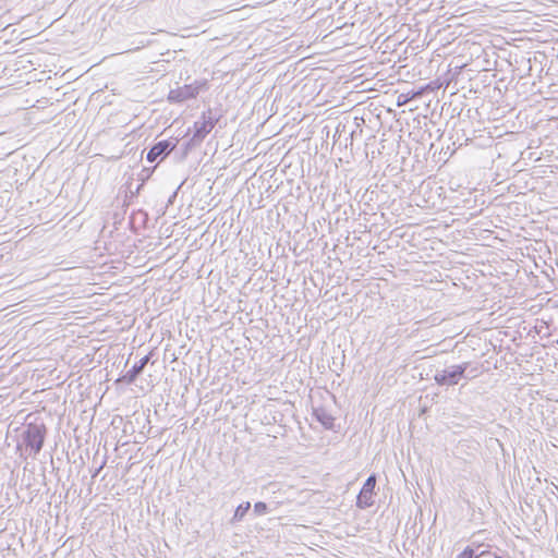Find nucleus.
<instances>
[{
    "label": "nucleus",
    "mask_w": 558,
    "mask_h": 558,
    "mask_svg": "<svg viewBox=\"0 0 558 558\" xmlns=\"http://www.w3.org/2000/svg\"><path fill=\"white\" fill-rule=\"evenodd\" d=\"M477 376V368H471L470 362L453 364L441 369L437 368L434 380L438 386H456L462 379H471Z\"/></svg>",
    "instance_id": "nucleus-1"
},
{
    "label": "nucleus",
    "mask_w": 558,
    "mask_h": 558,
    "mask_svg": "<svg viewBox=\"0 0 558 558\" xmlns=\"http://www.w3.org/2000/svg\"><path fill=\"white\" fill-rule=\"evenodd\" d=\"M46 436L47 427L45 424L29 423L21 434L22 440L17 444L16 448L23 450L22 447H24V450L27 451L29 456L36 458L44 447Z\"/></svg>",
    "instance_id": "nucleus-2"
},
{
    "label": "nucleus",
    "mask_w": 558,
    "mask_h": 558,
    "mask_svg": "<svg viewBox=\"0 0 558 558\" xmlns=\"http://www.w3.org/2000/svg\"><path fill=\"white\" fill-rule=\"evenodd\" d=\"M207 88V81H194L191 84H185L181 87L170 89L168 100L173 104H181L197 97L199 92Z\"/></svg>",
    "instance_id": "nucleus-3"
},
{
    "label": "nucleus",
    "mask_w": 558,
    "mask_h": 558,
    "mask_svg": "<svg viewBox=\"0 0 558 558\" xmlns=\"http://www.w3.org/2000/svg\"><path fill=\"white\" fill-rule=\"evenodd\" d=\"M218 118L213 114L211 109L203 112L198 120L194 122L193 135H192V144H202L205 137L211 132L215 128Z\"/></svg>",
    "instance_id": "nucleus-4"
},
{
    "label": "nucleus",
    "mask_w": 558,
    "mask_h": 558,
    "mask_svg": "<svg viewBox=\"0 0 558 558\" xmlns=\"http://www.w3.org/2000/svg\"><path fill=\"white\" fill-rule=\"evenodd\" d=\"M377 484L376 474H371L364 482L360 493L356 496V507L359 509H367L374 505V495Z\"/></svg>",
    "instance_id": "nucleus-5"
},
{
    "label": "nucleus",
    "mask_w": 558,
    "mask_h": 558,
    "mask_svg": "<svg viewBox=\"0 0 558 558\" xmlns=\"http://www.w3.org/2000/svg\"><path fill=\"white\" fill-rule=\"evenodd\" d=\"M178 141L172 140H161L155 143L146 155V160L150 163L157 162L159 163L163 160L175 148Z\"/></svg>",
    "instance_id": "nucleus-6"
},
{
    "label": "nucleus",
    "mask_w": 558,
    "mask_h": 558,
    "mask_svg": "<svg viewBox=\"0 0 558 558\" xmlns=\"http://www.w3.org/2000/svg\"><path fill=\"white\" fill-rule=\"evenodd\" d=\"M151 352L143 356L138 362H136L123 376L122 380L131 385L136 381L140 375L143 373L145 366L150 362Z\"/></svg>",
    "instance_id": "nucleus-7"
},
{
    "label": "nucleus",
    "mask_w": 558,
    "mask_h": 558,
    "mask_svg": "<svg viewBox=\"0 0 558 558\" xmlns=\"http://www.w3.org/2000/svg\"><path fill=\"white\" fill-rule=\"evenodd\" d=\"M313 416L326 429H333L335 417L326 408H324V407L313 408Z\"/></svg>",
    "instance_id": "nucleus-8"
},
{
    "label": "nucleus",
    "mask_w": 558,
    "mask_h": 558,
    "mask_svg": "<svg viewBox=\"0 0 558 558\" xmlns=\"http://www.w3.org/2000/svg\"><path fill=\"white\" fill-rule=\"evenodd\" d=\"M251 508V502L250 501H246V502H242L236 508H235V511L233 513V517H232V522H240L243 520V518L246 515V513L248 512Z\"/></svg>",
    "instance_id": "nucleus-9"
},
{
    "label": "nucleus",
    "mask_w": 558,
    "mask_h": 558,
    "mask_svg": "<svg viewBox=\"0 0 558 558\" xmlns=\"http://www.w3.org/2000/svg\"><path fill=\"white\" fill-rule=\"evenodd\" d=\"M485 555H492L489 550H483L480 555H475L474 549H472L470 546H466L457 558H478L483 557Z\"/></svg>",
    "instance_id": "nucleus-10"
},
{
    "label": "nucleus",
    "mask_w": 558,
    "mask_h": 558,
    "mask_svg": "<svg viewBox=\"0 0 558 558\" xmlns=\"http://www.w3.org/2000/svg\"><path fill=\"white\" fill-rule=\"evenodd\" d=\"M269 508L266 502L264 501H257L254 505V512L257 515H264L268 512Z\"/></svg>",
    "instance_id": "nucleus-11"
},
{
    "label": "nucleus",
    "mask_w": 558,
    "mask_h": 558,
    "mask_svg": "<svg viewBox=\"0 0 558 558\" xmlns=\"http://www.w3.org/2000/svg\"><path fill=\"white\" fill-rule=\"evenodd\" d=\"M198 145H199V144H192V137H191L189 141H186V142L183 144V146H184V151H183V153H184V155H186L191 148H193V147H195V146H198Z\"/></svg>",
    "instance_id": "nucleus-12"
},
{
    "label": "nucleus",
    "mask_w": 558,
    "mask_h": 558,
    "mask_svg": "<svg viewBox=\"0 0 558 558\" xmlns=\"http://www.w3.org/2000/svg\"><path fill=\"white\" fill-rule=\"evenodd\" d=\"M102 468H104V464H101L99 468H97L95 470L94 474H93V477H96L99 474V472L101 471Z\"/></svg>",
    "instance_id": "nucleus-13"
},
{
    "label": "nucleus",
    "mask_w": 558,
    "mask_h": 558,
    "mask_svg": "<svg viewBox=\"0 0 558 558\" xmlns=\"http://www.w3.org/2000/svg\"><path fill=\"white\" fill-rule=\"evenodd\" d=\"M402 96H403V95L399 96V98H398V105H399V106H401L402 104H404V102L407 101V99H404V100H403V99H401V97H402Z\"/></svg>",
    "instance_id": "nucleus-14"
},
{
    "label": "nucleus",
    "mask_w": 558,
    "mask_h": 558,
    "mask_svg": "<svg viewBox=\"0 0 558 558\" xmlns=\"http://www.w3.org/2000/svg\"><path fill=\"white\" fill-rule=\"evenodd\" d=\"M402 96H403V95L399 96V98H398V105H399V106H401L402 104H404V102L407 101V99H404V100H403V99H401V97H402Z\"/></svg>",
    "instance_id": "nucleus-15"
},
{
    "label": "nucleus",
    "mask_w": 558,
    "mask_h": 558,
    "mask_svg": "<svg viewBox=\"0 0 558 558\" xmlns=\"http://www.w3.org/2000/svg\"><path fill=\"white\" fill-rule=\"evenodd\" d=\"M177 193L174 192L173 195L170 197L169 199V203H171L173 201V198L175 197Z\"/></svg>",
    "instance_id": "nucleus-16"
},
{
    "label": "nucleus",
    "mask_w": 558,
    "mask_h": 558,
    "mask_svg": "<svg viewBox=\"0 0 558 558\" xmlns=\"http://www.w3.org/2000/svg\"><path fill=\"white\" fill-rule=\"evenodd\" d=\"M142 186H143V184H140V185L137 186V189H136V191H135V193H136V194L140 192V190H141V187H142Z\"/></svg>",
    "instance_id": "nucleus-17"
},
{
    "label": "nucleus",
    "mask_w": 558,
    "mask_h": 558,
    "mask_svg": "<svg viewBox=\"0 0 558 558\" xmlns=\"http://www.w3.org/2000/svg\"><path fill=\"white\" fill-rule=\"evenodd\" d=\"M494 558H502L501 556H498V555H494Z\"/></svg>",
    "instance_id": "nucleus-18"
},
{
    "label": "nucleus",
    "mask_w": 558,
    "mask_h": 558,
    "mask_svg": "<svg viewBox=\"0 0 558 558\" xmlns=\"http://www.w3.org/2000/svg\"><path fill=\"white\" fill-rule=\"evenodd\" d=\"M556 343L558 344V339L556 340Z\"/></svg>",
    "instance_id": "nucleus-19"
}]
</instances>
